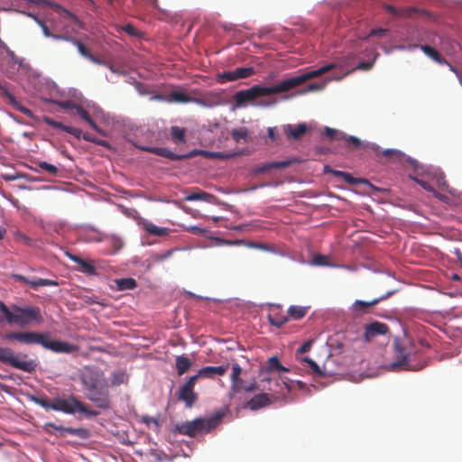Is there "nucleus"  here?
Listing matches in <instances>:
<instances>
[{
    "mask_svg": "<svg viewBox=\"0 0 462 462\" xmlns=\"http://www.w3.org/2000/svg\"><path fill=\"white\" fill-rule=\"evenodd\" d=\"M335 67V63H329L320 67L318 69H314L307 73H303L301 75L284 79L273 86L263 87L260 85H254L248 89L240 90L236 92L234 96L236 106L241 107L245 106L246 102L254 101L255 99L261 97H267L273 94L287 92L298 86L302 85L309 79L318 78L323 75L324 73L331 70Z\"/></svg>",
    "mask_w": 462,
    "mask_h": 462,
    "instance_id": "f257e3e1",
    "label": "nucleus"
},
{
    "mask_svg": "<svg viewBox=\"0 0 462 462\" xmlns=\"http://www.w3.org/2000/svg\"><path fill=\"white\" fill-rule=\"evenodd\" d=\"M80 382L89 401L102 409L109 407L108 384L101 369L85 366L80 373Z\"/></svg>",
    "mask_w": 462,
    "mask_h": 462,
    "instance_id": "f03ea898",
    "label": "nucleus"
},
{
    "mask_svg": "<svg viewBox=\"0 0 462 462\" xmlns=\"http://www.w3.org/2000/svg\"><path fill=\"white\" fill-rule=\"evenodd\" d=\"M413 346V342L409 337L394 338L393 347L395 360L391 364V367L412 371L423 369L427 365L426 361H420L416 364L411 361V355L414 353Z\"/></svg>",
    "mask_w": 462,
    "mask_h": 462,
    "instance_id": "7ed1b4c3",
    "label": "nucleus"
},
{
    "mask_svg": "<svg viewBox=\"0 0 462 462\" xmlns=\"http://www.w3.org/2000/svg\"><path fill=\"white\" fill-rule=\"evenodd\" d=\"M0 311L10 325L14 324L20 327H25L32 321H36L38 323L42 321L39 307L22 308L13 305L11 308H8L2 300H0Z\"/></svg>",
    "mask_w": 462,
    "mask_h": 462,
    "instance_id": "20e7f679",
    "label": "nucleus"
},
{
    "mask_svg": "<svg viewBox=\"0 0 462 462\" xmlns=\"http://www.w3.org/2000/svg\"><path fill=\"white\" fill-rule=\"evenodd\" d=\"M222 419L221 414L208 419L197 418L190 421H185L175 426L176 430L185 436L195 437L198 434L208 433L215 429Z\"/></svg>",
    "mask_w": 462,
    "mask_h": 462,
    "instance_id": "39448f33",
    "label": "nucleus"
},
{
    "mask_svg": "<svg viewBox=\"0 0 462 462\" xmlns=\"http://www.w3.org/2000/svg\"><path fill=\"white\" fill-rule=\"evenodd\" d=\"M0 362L30 374L38 366L37 362L29 358L27 354H14L12 348L3 346H0Z\"/></svg>",
    "mask_w": 462,
    "mask_h": 462,
    "instance_id": "423d86ee",
    "label": "nucleus"
},
{
    "mask_svg": "<svg viewBox=\"0 0 462 462\" xmlns=\"http://www.w3.org/2000/svg\"><path fill=\"white\" fill-rule=\"evenodd\" d=\"M137 148L143 152H148L158 156L170 159L171 161H181L184 159L192 158L197 154H204L207 158L210 159H225L226 155L218 152H206V151H199L193 150L187 154H176L171 152L170 149L165 147H153V146H146V145H138Z\"/></svg>",
    "mask_w": 462,
    "mask_h": 462,
    "instance_id": "0eeeda50",
    "label": "nucleus"
},
{
    "mask_svg": "<svg viewBox=\"0 0 462 462\" xmlns=\"http://www.w3.org/2000/svg\"><path fill=\"white\" fill-rule=\"evenodd\" d=\"M54 411L73 414L77 411L96 415V412L88 411L83 402L71 395L69 398H55Z\"/></svg>",
    "mask_w": 462,
    "mask_h": 462,
    "instance_id": "6e6552de",
    "label": "nucleus"
},
{
    "mask_svg": "<svg viewBox=\"0 0 462 462\" xmlns=\"http://www.w3.org/2000/svg\"><path fill=\"white\" fill-rule=\"evenodd\" d=\"M44 334L36 331L9 332L3 336L5 340H16L25 345H42Z\"/></svg>",
    "mask_w": 462,
    "mask_h": 462,
    "instance_id": "1a4fd4ad",
    "label": "nucleus"
},
{
    "mask_svg": "<svg viewBox=\"0 0 462 462\" xmlns=\"http://www.w3.org/2000/svg\"><path fill=\"white\" fill-rule=\"evenodd\" d=\"M197 383V376H190L180 388L178 400L184 402L187 408H191L198 400V394L194 392Z\"/></svg>",
    "mask_w": 462,
    "mask_h": 462,
    "instance_id": "9d476101",
    "label": "nucleus"
},
{
    "mask_svg": "<svg viewBox=\"0 0 462 462\" xmlns=\"http://www.w3.org/2000/svg\"><path fill=\"white\" fill-rule=\"evenodd\" d=\"M43 430L51 435L54 434L53 430H57L59 432V437H64L65 434H70L78 436L81 439H86L89 436L88 430L87 429L63 427L61 425L58 426L52 422H46L43 425Z\"/></svg>",
    "mask_w": 462,
    "mask_h": 462,
    "instance_id": "9b49d317",
    "label": "nucleus"
},
{
    "mask_svg": "<svg viewBox=\"0 0 462 462\" xmlns=\"http://www.w3.org/2000/svg\"><path fill=\"white\" fill-rule=\"evenodd\" d=\"M254 74L253 67H240L234 70H227L217 74V82L223 84L229 81H235L240 79H247Z\"/></svg>",
    "mask_w": 462,
    "mask_h": 462,
    "instance_id": "f8f14e48",
    "label": "nucleus"
},
{
    "mask_svg": "<svg viewBox=\"0 0 462 462\" xmlns=\"http://www.w3.org/2000/svg\"><path fill=\"white\" fill-rule=\"evenodd\" d=\"M42 346L55 353L70 354L79 350L77 345L60 340H50L48 334H44L43 344Z\"/></svg>",
    "mask_w": 462,
    "mask_h": 462,
    "instance_id": "ddd939ff",
    "label": "nucleus"
},
{
    "mask_svg": "<svg viewBox=\"0 0 462 462\" xmlns=\"http://www.w3.org/2000/svg\"><path fill=\"white\" fill-rule=\"evenodd\" d=\"M389 332V327L383 322L373 321L365 327L364 340L365 342L372 341L378 336L386 335Z\"/></svg>",
    "mask_w": 462,
    "mask_h": 462,
    "instance_id": "4468645a",
    "label": "nucleus"
},
{
    "mask_svg": "<svg viewBox=\"0 0 462 462\" xmlns=\"http://www.w3.org/2000/svg\"><path fill=\"white\" fill-rule=\"evenodd\" d=\"M393 293H394V291H389L386 294H384L379 298H375L370 301L356 300L352 305V310L357 314L368 313L369 308L374 307L376 304H378L379 302H381L382 300L388 299Z\"/></svg>",
    "mask_w": 462,
    "mask_h": 462,
    "instance_id": "2eb2a0df",
    "label": "nucleus"
},
{
    "mask_svg": "<svg viewBox=\"0 0 462 462\" xmlns=\"http://www.w3.org/2000/svg\"><path fill=\"white\" fill-rule=\"evenodd\" d=\"M229 368V364H226L219 366H205L200 368L196 374L197 380L199 377L213 379L215 376H223Z\"/></svg>",
    "mask_w": 462,
    "mask_h": 462,
    "instance_id": "dca6fc26",
    "label": "nucleus"
},
{
    "mask_svg": "<svg viewBox=\"0 0 462 462\" xmlns=\"http://www.w3.org/2000/svg\"><path fill=\"white\" fill-rule=\"evenodd\" d=\"M66 254L72 262L79 265V272L88 276L97 275V269L91 261L82 259L81 257L75 255L71 253H67Z\"/></svg>",
    "mask_w": 462,
    "mask_h": 462,
    "instance_id": "f3484780",
    "label": "nucleus"
},
{
    "mask_svg": "<svg viewBox=\"0 0 462 462\" xmlns=\"http://www.w3.org/2000/svg\"><path fill=\"white\" fill-rule=\"evenodd\" d=\"M242 367L237 364L234 363L232 365V373L230 375L231 379V390L234 393H240L242 391V383L243 380L241 379L242 374Z\"/></svg>",
    "mask_w": 462,
    "mask_h": 462,
    "instance_id": "a211bd4d",
    "label": "nucleus"
},
{
    "mask_svg": "<svg viewBox=\"0 0 462 462\" xmlns=\"http://www.w3.org/2000/svg\"><path fill=\"white\" fill-rule=\"evenodd\" d=\"M270 403L271 402L268 394L259 393L254 395L250 401L247 402L246 407L252 411H256L268 406Z\"/></svg>",
    "mask_w": 462,
    "mask_h": 462,
    "instance_id": "6ab92c4d",
    "label": "nucleus"
},
{
    "mask_svg": "<svg viewBox=\"0 0 462 462\" xmlns=\"http://www.w3.org/2000/svg\"><path fill=\"white\" fill-rule=\"evenodd\" d=\"M74 113L77 114L82 120L87 122L91 128L97 131L98 134L105 135V132L96 124V122L91 118L88 112L83 108V106L77 105Z\"/></svg>",
    "mask_w": 462,
    "mask_h": 462,
    "instance_id": "aec40b11",
    "label": "nucleus"
},
{
    "mask_svg": "<svg viewBox=\"0 0 462 462\" xmlns=\"http://www.w3.org/2000/svg\"><path fill=\"white\" fill-rule=\"evenodd\" d=\"M284 132L288 137L293 139L301 138L307 132V125L305 124H299L297 125H287L284 126Z\"/></svg>",
    "mask_w": 462,
    "mask_h": 462,
    "instance_id": "412c9836",
    "label": "nucleus"
},
{
    "mask_svg": "<svg viewBox=\"0 0 462 462\" xmlns=\"http://www.w3.org/2000/svg\"><path fill=\"white\" fill-rule=\"evenodd\" d=\"M291 165V161L273 162H267L263 165L257 166L254 169V173H265L273 169H284Z\"/></svg>",
    "mask_w": 462,
    "mask_h": 462,
    "instance_id": "4be33fe9",
    "label": "nucleus"
},
{
    "mask_svg": "<svg viewBox=\"0 0 462 462\" xmlns=\"http://www.w3.org/2000/svg\"><path fill=\"white\" fill-rule=\"evenodd\" d=\"M5 97L8 99V103L17 111L23 113L30 118H34V115L32 110L23 106L16 98L8 91H5Z\"/></svg>",
    "mask_w": 462,
    "mask_h": 462,
    "instance_id": "5701e85b",
    "label": "nucleus"
},
{
    "mask_svg": "<svg viewBox=\"0 0 462 462\" xmlns=\"http://www.w3.org/2000/svg\"><path fill=\"white\" fill-rule=\"evenodd\" d=\"M192 363L190 359L185 355L178 356L175 358V366L177 370V374L179 375H182L187 373L191 367Z\"/></svg>",
    "mask_w": 462,
    "mask_h": 462,
    "instance_id": "b1692460",
    "label": "nucleus"
},
{
    "mask_svg": "<svg viewBox=\"0 0 462 462\" xmlns=\"http://www.w3.org/2000/svg\"><path fill=\"white\" fill-rule=\"evenodd\" d=\"M215 199V196L205 192L203 190L198 189L194 192L189 193L185 197V200L187 201H197L203 200L207 202H212Z\"/></svg>",
    "mask_w": 462,
    "mask_h": 462,
    "instance_id": "393cba45",
    "label": "nucleus"
},
{
    "mask_svg": "<svg viewBox=\"0 0 462 462\" xmlns=\"http://www.w3.org/2000/svg\"><path fill=\"white\" fill-rule=\"evenodd\" d=\"M143 228L148 234L156 236H164L169 234V228L157 226L151 222H144Z\"/></svg>",
    "mask_w": 462,
    "mask_h": 462,
    "instance_id": "a878e982",
    "label": "nucleus"
},
{
    "mask_svg": "<svg viewBox=\"0 0 462 462\" xmlns=\"http://www.w3.org/2000/svg\"><path fill=\"white\" fill-rule=\"evenodd\" d=\"M420 49L430 59H432L434 61L438 62L439 64H446L447 61L442 56L439 54V52L435 50L433 47H430L429 45H420Z\"/></svg>",
    "mask_w": 462,
    "mask_h": 462,
    "instance_id": "bb28decb",
    "label": "nucleus"
},
{
    "mask_svg": "<svg viewBox=\"0 0 462 462\" xmlns=\"http://www.w3.org/2000/svg\"><path fill=\"white\" fill-rule=\"evenodd\" d=\"M171 140L175 143H186V129L180 126L171 127Z\"/></svg>",
    "mask_w": 462,
    "mask_h": 462,
    "instance_id": "cd10ccee",
    "label": "nucleus"
},
{
    "mask_svg": "<svg viewBox=\"0 0 462 462\" xmlns=\"http://www.w3.org/2000/svg\"><path fill=\"white\" fill-rule=\"evenodd\" d=\"M116 283L119 291L134 290L137 287V282L134 278L116 279Z\"/></svg>",
    "mask_w": 462,
    "mask_h": 462,
    "instance_id": "c85d7f7f",
    "label": "nucleus"
},
{
    "mask_svg": "<svg viewBox=\"0 0 462 462\" xmlns=\"http://www.w3.org/2000/svg\"><path fill=\"white\" fill-rule=\"evenodd\" d=\"M193 98L189 97L187 93L183 91H172L169 95V101L175 103H189L191 102Z\"/></svg>",
    "mask_w": 462,
    "mask_h": 462,
    "instance_id": "c756f323",
    "label": "nucleus"
},
{
    "mask_svg": "<svg viewBox=\"0 0 462 462\" xmlns=\"http://www.w3.org/2000/svg\"><path fill=\"white\" fill-rule=\"evenodd\" d=\"M128 382V374L125 371H116L111 374V384L119 386Z\"/></svg>",
    "mask_w": 462,
    "mask_h": 462,
    "instance_id": "7c9ffc66",
    "label": "nucleus"
},
{
    "mask_svg": "<svg viewBox=\"0 0 462 462\" xmlns=\"http://www.w3.org/2000/svg\"><path fill=\"white\" fill-rule=\"evenodd\" d=\"M29 285L31 288L36 290L39 287H43V286H58L59 283L57 281H54V280L37 278V279L30 280Z\"/></svg>",
    "mask_w": 462,
    "mask_h": 462,
    "instance_id": "2f4dec72",
    "label": "nucleus"
},
{
    "mask_svg": "<svg viewBox=\"0 0 462 462\" xmlns=\"http://www.w3.org/2000/svg\"><path fill=\"white\" fill-rule=\"evenodd\" d=\"M308 309L300 306H291L288 310L289 316L295 319H300L307 314Z\"/></svg>",
    "mask_w": 462,
    "mask_h": 462,
    "instance_id": "473e14b6",
    "label": "nucleus"
},
{
    "mask_svg": "<svg viewBox=\"0 0 462 462\" xmlns=\"http://www.w3.org/2000/svg\"><path fill=\"white\" fill-rule=\"evenodd\" d=\"M249 132L245 127L235 128L231 131V136L236 143H239L241 140L246 142Z\"/></svg>",
    "mask_w": 462,
    "mask_h": 462,
    "instance_id": "72a5a7b5",
    "label": "nucleus"
},
{
    "mask_svg": "<svg viewBox=\"0 0 462 462\" xmlns=\"http://www.w3.org/2000/svg\"><path fill=\"white\" fill-rule=\"evenodd\" d=\"M268 320L271 325H273L276 328H282L285 323L288 322L289 318L284 315L269 314Z\"/></svg>",
    "mask_w": 462,
    "mask_h": 462,
    "instance_id": "f704fd0d",
    "label": "nucleus"
},
{
    "mask_svg": "<svg viewBox=\"0 0 462 462\" xmlns=\"http://www.w3.org/2000/svg\"><path fill=\"white\" fill-rule=\"evenodd\" d=\"M25 1L28 3H32V4L36 5L37 6H40L42 8L50 6L58 12H60V11L65 12V10L63 8H61L59 5L51 3L48 0H25Z\"/></svg>",
    "mask_w": 462,
    "mask_h": 462,
    "instance_id": "c9c22d12",
    "label": "nucleus"
},
{
    "mask_svg": "<svg viewBox=\"0 0 462 462\" xmlns=\"http://www.w3.org/2000/svg\"><path fill=\"white\" fill-rule=\"evenodd\" d=\"M386 9L391 14H393L394 15L400 14V15H403V16H407V17L412 16V14L417 12V9H415V8H406V9H402V10L399 11L392 5H386Z\"/></svg>",
    "mask_w": 462,
    "mask_h": 462,
    "instance_id": "e433bc0d",
    "label": "nucleus"
},
{
    "mask_svg": "<svg viewBox=\"0 0 462 462\" xmlns=\"http://www.w3.org/2000/svg\"><path fill=\"white\" fill-rule=\"evenodd\" d=\"M268 368L278 372H287L288 369L284 367L277 356H272L268 359Z\"/></svg>",
    "mask_w": 462,
    "mask_h": 462,
    "instance_id": "4c0bfd02",
    "label": "nucleus"
},
{
    "mask_svg": "<svg viewBox=\"0 0 462 462\" xmlns=\"http://www.w3.org/2000/svg\"><path fill=\"white\" fill-rule=\"evenodd\" d=\"M32 401L36 404H38V405H40V406H42V407H43L45 409H51V410L54 411L55 399L49 400L48 398L32 397Z\"/></svg>",
    "mask_w": 462,
    "mask_h": 462,
    "instance_id": "58836bf2",
    "label": "nucleus"
},
{
    "mask_svg": "<svg viewBox=\"0 0 462 462\" xmlns=\"http://www.w3.org/2000/svg\"><path fill=\"white\" fill-rule=\"evenodd\" d=\"M325 134L330 140H342V138L345 137V134L343 132H340L334 128H330L328 126L325 127Z\"/></svg>",
    "mask_w": 462,
    "mask_h": 462,
    "instance_id": "ea45409f",
    "label": "nucleus"
},
{
    "mask_svg": "<svg viewBox=\"0 0 462 462\" xmlns=\"http://www.w3.org/2000/svg\"><path fill=\"white\" fill-rule=\"evenodd\" d=\"M38 166L40 167L41 170L48 172L51 176H56L59 172V170L55 165L51 164L47 162H40L38 163Z\"/></svg>",
    "mask_w": 462,
    "mask_h": 462,
    "instance_id": "a19ab883",
    "label": "nucleus"
},
{
    "mask_svg": "<svg viewBox=\"0 0 462 462\" xmlns=\"http://www.w3.org/2000/svg\"><path fill=\"white\" fill-rule=\"evenodd\" d=\"M82 138L85 141L97 144V145H101V146H104V147H108L109 146L108 143L106 141L98 139V138L95 137L93 134H91L89 133L83 134Z\"/></svg>",
    "mask_w": 462,
    "mask_h": 462,
    "instance_id": "79ce46f5",
    "label": "nucleus"
},
{
    "mask_svg": "<svg viewBox=\"0 0 462 462\" xmlns=\"http://www.w3.org/2000/svg\"><path fill=\"white\" fill-rule=\"evenodd\" d=\"M342 140H344L348 146H351L356 149H358L362 146L361 140L356 136L346 135L345 134V137H343Z\"/></svg>",
    "mask_w": 462,
    "mask_h": 462,
    "instance_id": "37998d69",
    "label": "nucleus"
},
{
    "mask_svg": "<svg viewBox=\"0 0 462 462\" xmlns=\"http://www.w3.org/2000/svg\"><path fill=\"white\" fill-rule=\"evenodd\" d=\"M71 42L78 48L79 52L88 60L90 56L92 55L89 51V50L79 41L73 39L71 40Z\"/></svg>",
    "mask_w": 462,
    "mask_h": 462,
    "instance_id": "c03bdc74",
    "label": "nucleus"
},
{
    "mask_svg": "<svg viewBox=\"0 0 462 462\" xmlns=\"http://www.w3.org/2000/svg\"><path fill=\"white\" fill-rule=\"evenodd\" d=\"M42 121L49 126H51V127L57 128V129H60L65 132L66 125H64L61 122L55 121L54 119H52L49 116H43Z\"/></svg>",
    "mask_w": 462,
    "mask_h": 462,
    "instance_id": "a18cd8bd",
    "label": "nucleus"
},
{
    "mask_svg": "<svg viewBox=\"0 0 462 462\" xmlns=\"http://www.w3.org/2000/svg\"><path fill=\"white\" fill-rule=\"evenodd\" d=\"M55 105L60 106L65 110H73L75 109L77 104L72 100H63V101H52Z\"/></svg>",
    "mask_w": 462,
    "mask_h": 462,
    "instance_id": "49530a36",
    "label": "nucleus"
},
{
    "mask_svg": "<svg viewBox=\"0 0 462 462\" xmlns=\"http://www.w3.org/2000/svg\"><path fill=\"white\" fill-rule=\"evenodd\" d=\"M28 15L32 17L36 21V23L40 25L45 37L51 38L52 36V33L50 32L47 24L43 21L40 20L39 18H37L35 15H33L32 14H29Z\"/></svg>",
    "mask_w": 462,
    "mask_h": 462,
    "instance_id": "de8ad7c7",
    "label": "nucleus"
},
{
    "mask_svg": "<svg viewBox=\"0 0 462 462\" xmlns=\"http://www.w3.org/2000/svg\"><path fill=\"white\" fill-rule=\"evenodd\" d=\"M65 132L73 135L77 139L82 138V135H83L82 131L80 129L72 127V126H69V125H66Z\"/></svg>",
    "mask_w": 462,
    "mask_h": 462,
    "instance_id": "09e8293b",
    "label": "nucleus"
},
{
    "mask_svg": "<svg viewBox=\"0 0 462 462\" xmlns=\"http://www.w3.org/2000/svg\"><path fill=\"white\" fill-rule=\"evenodd\" d=\"M308 366L310 368L311 370V373L313 374H316V375H319V376H322L323 374L319 368V366L318 365V364L316 362H314L313 360L312 361H310V364L308 365Z\"/></svg>",
    "mask_w": 462,
    "mask_h": 462,
    "instance_id": "8fccbe9b",
    "label": "nucleus"
},
{
    "mask_svg": "<svg viewBox=\"0 0 462 462\" xmlns=\"http://www.w3.org/2000/svg\"><path fill=\"white\" fill-rule=\"evenodd\" d=\"M386 32H387V30H385V29H373L367 36L363 38V40H366L370 36L382 37V36L385 35Z\"/></svg>",
    "mask_w": 462,
    "mask_h": 462,
    "instance_id": "3c124183",
    "label": "nucleus"
},
{
    "mask_svg": "<svg viewBox=\"0 0 462 462\" xmlns=\"http://www.w3.org/2000/svg\"><path fill=\"white\" fill-rule=\"evenodd\" d=\"M417 183L421 187L423 188L425 190L427 191H430V192H433L434 191V188L432 187V185L430 183H429L428 181L426 180H416Z\"/></svg>",
    "mask_w": 462,
    "mask_h": 462,
    "instance_id": "603ef678",
    "label": "nucleus"
},
{
    "mask_svg": "<svg viewBox=\"0 0 462 462\" xmlns=\"http://www.w3.org/2000/svg\"><path fill=\"white\" fill-rule=\"evenodd\" d=\"M343 180L347 182L348 184H357V183H361L363 182L362 180H358L356 178H354L351 174H349L348 172H346L345 174V177L343 178Z\"/></svg>",
    "mask_w": 462,
    "mask_h": 462,
    "instance_id": "864d4df0",
    "label": "nucleus"
},
{
    "mask_svg": "<svg viewBox=\"0 0 462 462\" xmlns=\"http://www.w3.org/2000/svg\"><path fill=\"white\" fill-rule=\"evenodd\" d=\"M373 65V61H361L356 66V69L361 70H369L372 69Z\"/></svg>",
    "mask_w": 462,
    "mask_h": 462,
    "instance_id": "5fc2aeb1",
    "label": "nucleus"
},
{
    "mask_svg": "<svg viewBox=\"0 0 462 462\" xmlns=\"http://www.w3.org/2000/svg\"><path fill=\"white\" fill-rule=\"evenodd\" d=\"M313 262L317 265H327L328 264L327 257L324 255H321V254L316 255L314 257Z\"/></svg>",
    "mask_w": 462,
    "mask_h": 462,
    "instance_id": "6e6d98bb",
    "label": "nucleus"
},
{
    "mask_svg": "<svg viewBox=\"0 0 462 462\" xmlns=\"http://www.w3.org/2000/svg\"><path fill=\"white\" fill-rule=\"evenodd\" d=\"M12 277L17 281V282H23L24 284H27L29 285V282H30V279H28L27 277L22 275V274H18V273H15V274H13Z\"/></svg>",
    "mask_w": 462,
    "mask_h": 462,
    "instance_id": "4d7b16f0",
    "label": "nucleus"
},
{
    "mask_svg": "<svg viewBox=\"0 0 462 462\" xmlns=\"http://www.w3.org/2000/svg\"><path fill=\"white\" fill-rule=\"evenodd\" d=\"M124 30L125 32H127L129 35L136 36L137 35V30L134 28V25L128 23L124 27Z\"/></svg>",
    "mask_w": 462,
    "mask_h": 462,
    "instance_id": "13d9d810",
    "label": "nucleus"
},
{
    "mask_svg": "<svg viewBox=\"0 0 462 462\" xmlns=\"http://www.w3.org/2000/svg\"><path fill=\"white\" fill-rule=\"evenodd\" d=\"M325 172H332L333 175H335L336 177H339L342 179L345 177V174L346 173L341 171L330 170L329 166H325Z\"/></svg>",
    "mask_w": 462,
    "mask_h": 462,
    "instance_id": "bf43d9fd",
    "label": "nucleus"
},
{
    "mask_svg": "<svg viewBox=\"0 0 462 462\" xmlns=\"http://www.w3.org/2000/svg\"><path fill=\"white\" fill-rule=\"evenodd\" d=\"M258 390V386L255 383H252L246 386L242 385V391H245L246 393H252Z\"/></svg>",
    "mask_w": 462,
    "mask_h": 462,
    "instance_id": "052dcab7",
    "label": "nucleus"
},
{
    "mask_svg": "<svg viewBox=\"0 0 462 462\" xmlns=\"http://www.w3.org/2000/svg\"><path fill=\"white\" fill-rule=\"evenodd\" d=\"M322 87L316 83H310L308 85V88L306 90L302 91V93L310 92V91H315V90H320Z\"/></svg>",
    "mask_w": 462,
    "mask_h": 462,
    "instance_id": "680f3d73",
    "label": "nucleus"
},
{
    "mask_svg": "<svg viewBox=\"0 0 462 462\" xmlns=\"http://www.w3.org/2000/svg\"><path fill=\"white\" fill-rule=\"evenodd\" d=\"M311 343L310 341L305 342L299 349L298 353L303 354L308 352L310 349Z\"/></svg>",
    "mask_w": 462,
    "mask_h": 462,
    "instance_id": "e2e57ef3",
    "label": "nucleus"
},
{
    "mask_svg": "<svg viewBox=\"0 0 462 462\" xmlns=\"http://www.w3.org/2000/svg\"><path fill=\"white\" fill-rule=\"evenodd\" d=\"M220 241L222 242L223 245H240L244 244L243 240H234V241H231V240H220Z\"/></svg>",
    "mask_w": 462,
    "mask_h": 462,
    "instance_id": "0e129e2a",
    "label": "nucleus"
},
{
    "mask_svg": "<svg viewBox=\"0 0 462 462\" xmlns=\"http://www.w3.org/2000/svg\"><path fill=\"white\" fill-rule=\"evenodd\" d=\"M88 60L97 65H106L104 60L97 57H95L94 55H91L90 58H88Z\"/></svg>",
    "mask_w": 462,
    "mask_h": 462,
    "instance_id": "69168bd1",
    "label": "nucleus"
},
{
    "mask_svg": "<svg viewBox=\"0 0 462 462\" xmlns=\"http://www.w3.org/2000/svg\"><path fill=\"white\" fill-rule=\"evenodd\" d=\"M89 241H92V242H101L104 240V236L102 234H97L91 237H89L88 239Z\"/></svg>",
    "mask_w": 462,
    "mask_h": 462,
    "instance_id": "338daca9",
    "label": "nucleus"
},
{
    "mask_svg": "<svg viewBox=\"0 0 462 462\" xmlns=\"http://www.w3.org/2000/svg\"><path fill=\"white\" fill-rule=\"evenodd\" d=\"M6 54L8 55V57L11 58L12 60H14V62H17V57L15 55V53L10 49L8 48L6 51H5Z\"/></svg>",
    "mask_w": 462,
    "mask_h": 462,
    "instance_id": "774afa93",
    "label": "nucleus"
}]
</instances>
